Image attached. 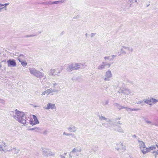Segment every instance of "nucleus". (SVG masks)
<instances>
[{
  "label": "nucleus",
  "instance_id": "obj_1",
  "mask_svg": "<svg viewBox=\"0 0 158 158\" xmlns=\"http://www.w3.org/2000/svg\"><path fill=\"white\" fill-rule=\"evenodd\" d=\"M10 115L16 120L21 124H30L32 125L39 123L36 117L33 115V117L34 121V123L31 118L27 117L24 112L19 111L17 109L12 111L10 113Z\"/></svg>",
  "mask_w": 158,
  "mask_h": 158
},
{
  "label": "nucleus",
  "instance_id": "obj_2",
  "mask_svg": "<svg viewBox=\"0 0 158 158\" xmlns=\"http://www.w3.org/2000/svg\"><path fill=\"white\" fill-rule=\"evenodd\" d=\"M29 71L31 75L37 78H41L46 76H44V74L42 72L37 70L34 68H30L29 69Z\"/></svg>",
  "mask_w": 158,
  "mask_h": 158
},
{
  "label": "nucleus",
  "instance_id": "obj_3",
  "mask_svg": "<svg viewBox=\"0 0 158 158\" xmlns=\"http://www.w3.org/2000/svg\"><path fill=\"white\" fill-rule=\"evenodd\" d=\"M81 65H83V64L75 62L71 63L68 65L66 70L68 72H71L73 70H78L81 69Z\"/></svg>",
  "mask_w": 158,
  "mask_h": 158
},
{
  "label": "nucleus",
  "instance_id": "obj_4",
  "mask_svg": "<svg viewBox=\"0 0 158 158\" xmlns=\"http://www.w3.org/2000/svg\"><path fill=\"white\" fill-rule=\"evenodd\" d=\"M98 116L99 118V120L100 121H102V120H105L107 123H102V125L106 128H110V127L112 126H114V125H113L111 124V120L110 119L105 118L102 115L99 114L98 115Z\"/></svg>",
  "mask_w": 158,
  "mask_h": 158
},
{
  "label": "nucleus",
  "instance_id": "obj_5",
  "mask_svg": "<svg viewBox=\"0 0 158 158\" xmlns=\"http://www.w3.org/2000/svg\"><path fill=\"white\" fill-rule=\"evenodd\" d=\"M115 147V149L118 152H119L120 150H122V152H124L126 149V147L123 143L121 142L116 143Z\"/></svg>",
  "mask_w": 158,
  "mask_h": 158
},
{
  "label": "nucleus",
  "instance_id": "obj_6",
  "mask_svg": "<svg viewBox=\"0 0 158 158\" xmlns=\"http://www.w3.org/2000/svg\"><path fill=\"white\" fill-rule=\"evenodd\" d=\"M42 151L43 155L45 156H54L55 153L51 152L50 149L45 148H42Z\"/></svg>",
  "mask_w": 158,
  "mask_h": 158
},
{
  "label": "nucleus",
  "instance_id": "obj_7",
  "mask_svg": "<svg viewBox=\"0 0 158 158\" xmlns=\"http://www.w3.org/2000/svg\"><path fill=\"white\" fill-rule=\"evenodd\" d=\"M139 146L140 149L143 154H146L147 148L146 147L144 143L142 141L138 140Z\"/></svg>",
  "mask_w": 158,
  "mask_h": 158
},
{
  "label": "nucleus",
  "instance_id": "obj_8",
  "mask_svg": "<svg viewBox=\"0 0 158 158\" xmlns=\"http://www.w3.org/2000/svg\"><path fill=\"white\" fill-rule=\"evenodd\" d=\"M113 75L111 71L110 70H108L106 72L104 80L105 81H110L112 79Z\"/></svg>",
  "mask_w": 158,
  "mask_h": 158
},
{
  "label": "nucleus",
  "instance_id": "obj_9",
  "mask_svg": "<svg viewBox=\"0 0 158 158\" xmlns=\"http://www.w3.org/2000/svg\"><path fill=\"white\" fill-rule=\"evenodd\" d=\"M59 91V90L55 89H52L51 88L48 89L42 92L41 94L42 96L47 94L48 95L49 94H52L53 92L57 93Z\"/></svg>",
  "mask_w": 158,
  "mask_h": 158
},
{
  "label": "nucleus",
  "instance_id": "obj_10",
  "mask_svg": "<svg viewBox=\"0 0 158 158\" xmlns=\"http://www.w3.org/2000/svg\"><path fill=\"white\" fill-rule=\"evenodd\" d=\"M106 66H108V68H109L110 66V64L105 62H102L101 64L98 66L97 69L99 70H103L105 69V67Z\"/></svg>",
  "mask_w": 158,
  "mask_h": 158
},
{
  "label": "nucleus",
  "instance_id": "obj_11",
  "mask_svg": "<svg viewBox=\"0 0 158 158\" xmlns=\"http://www.w3.org/2000/svg\"><path fill=\"white\" fill-rule=\"evenodd\" d=\"M6 146L7 145L5 142H2L0 144V151L4 153L8 152V150L6 148Z\"/></svg>",
  "mask_w": 158,
  "mask_h": 158
},
{
  "label": "nucleus",
  "instance_id": "obj_12",
  "mask_svg": "<svg viewBox=\"0 0 158 158\" xmlns=\"http://www.w3.org/2000/svg\"><path fill=\"white\" fill-rule=\"evenodd\" d=\"M43 108L46 110H49L50 109L53 110L56 109V107L55 105L51 103H48L47 105V106L46 107H44Z\"/></svg>",
  "mask_w": 158,
  "mask_h": 158
},
{
  "label": "nucleus",
  "instance_id": "obj_13",
  "mask_svg": "<svg viewBox=\"0 0 158 158\" xmlns=\"http://www.w3.org/2000/svg\"><path fill=\"white\" fill-rule=\"evenodd\" d=\"M7 66L8 67H15L16 66V63L15 60L9 59L7 61Z\"/></svg>",
  "mask_w": 158,
  "mask_h": 158
},
{
  "label": "nucleus",
  "instance_id": "obj_14",
  "mask_svg": "<svg viewBox=\"0 0 158 158\" xmlns=\"http://www.w3.org/2000/svg\"><path fill=\"white\" fill-rule=\"evenodd\" d=\"M55 76H59L60 75V73L63 70V68L62 67L59 68H56V69Z\"/></svg>",
  "mask_w": 158,
  "mask_h": 158
},
{
  "label": "nucleus",
  "instance_id": "obj_15",
  "mask_svg": "<svg viewBox=\"0 0 158 158\" xmlns=\"http://www.w3.org/2000/svg\"><path fill=\"white\" fill-rule=\"evenodd\" d=\"M56 70L53 69H50L48 72V74L51 76H55Z\"/></svg>",
  "mask_w": 158,
  "mask_h": 158
},
{
  "label": "nucleus",
  "instance_id": "obj_16",
  "mask_svg": "<svg viewBox=\"0 0 158 158\" xmlns=\"http://www.w3.org/2000/svg\"><path fill=\"white\" fill-rule=\"evenodd\" d=\"M68 130L70 132H75L76 131L77 128L75 126L71 125L68 128Z\"/></svg>",
  "mask_w": 158,
  "mask_h": 158
},
{
  "label": "nucleus",
  "instance_id": "obj_17",
  "mask_svg": "<svg viewBox=\"0 0 158 158\" xmlns=\"http://www.w3.org/2000/svg\"><path fill=\"white\" fill-rule=\"evenodd\" d=\"M128 49V47L123 46L120 51L121 53L122 54H125L126 52L127 51Z\"/></svg>",
  "mask_w": 158,
  "mask_h": 158
},
{
  "label": "nucleus",
  "instance_id": "obj_18",
  "mask_svg": "<svg viewBox=\"0 0 158 158\" xmlns=\"http://www.w3.org/2000/svg\"><path fill=\"white\" fill-rule=\"evenodd\" d=\"M156 149V147L153 146H152L149 148H147V149H146L147 150L146 151V153L152 151H153L155 150Z\"/></svg>",
  "mask_w": 158,
  "mask_h": 158
},
{
  "label": "nucleus",
  "instance_id": "obj_19",
  "mask_svg": "<svg viewBox=\"0 0 158 158\" xmlns=\"http://www.w3.org/2000/svg\"><path fill=\"white\" fill-rule=\"evenodd\" d=\"M19 151V150L18 149H16L15 148H14L11 149H10L8 150V152H14L15 154H17Z\"/></svg>",
  "mask_w": 158,
  "mask_h": 158
},
{
  "label": "nucleus",
  "instance_id": "obj_20",
  "mask_svg": "<svg viewBox=\"0 0 158 158\" xmlns=\"http://www.w3.org/2000/svg\"><path fill=\"white\" fill-rule=\"evenodd\" d=\"M114 105L119 110L125 108V107H123L122 106H121V105H119V104L117 103H114Z\"/></svg>",
  "mask_w": 158,
  "mask_h": 158
},
{
  "label": "nucleus",
  "instance_id": "obj_21",
  "mask_svg": "<svg viewBox=\"0 0 158 158\" xmlns=\"http://www.w3.org/2000/svg\"><path fill=\"white\" fill-rule=\"evenodd\" d=\"M81 149L80 148H74L72 152L73 153H77L80 152L81 151Z\"/></svg>",
  "mask_w": 158,
  "mask_h": 158
},
{
  "label": "nucleus",
  "instance_id": "obj_22",
  "mask_svg": "<svg viewBox=\"0 0 158 158\" xmlns=\"http://www.w3.org/2000/svg\"><path fill=\"white\" fill-rule=\"evenodd\" d=\"M150 100V102L152 104V105L153 104H155L157 102H158V100L156 99H155L152 98Z\"/></svg>",
  "mask_w": 158,
  "mask_h": 158
},
{
  "label": "nucleus",
  "instance_id": "obj_23",
  "mask_svg": "<svg viewBox=\"0 0 158 158\" xmlns=\"http://www.w3.org/2000/svg\"><path fill=\"white\" fill-rule=\"evenodd\" d=\"M63 2H64L63 0L58 1L52 2V5L56 4H58L60 3H63Z\"/></svg>",
  "mask_w": 158,
  "mask_h": 158
},
{
  "label": "nucleus",
  "instance_id": "obj_24",
  "mask_svg": "<svg viewBox=\"0 0 158 158\" xmlns=\"http://www.w3.org/2000/svg\"><path fill=\"white\" fill-rule=\"evenodd\" d=\"M117 128L115 130L118 131V132H124L123 130L121 128V127L119 126L117 127Z\"/></svg>",
  "mask_w": 158,
  "mask_h": 158
},
{
  "label": "nucleus",
  "instance_id": "obj_25",
  "mask_svg": "<svg viewBox=\"0 0 158 158\" xmlns=\"http://www.w3.org/2000/svg\"><path fill=\"white\" fill-rule=\"evenodd\" d=\"M143 101L145 103L147 104H148L150 106H152V104H151L150 102V100H148V99H144L143 100Z\"/></svg>",
  "mask_w": 158,
  "mask_h": 158
},
{
  "label": "nucleus",
  "instance_id": "obj_26",
  "mask_svg": "<svg viewBox=\"0 0 158 158\" xmlns=\"http://www.w3.org/2000/svg\"><path fill=\"white\" fill-rule=\"evenodd\" d=\"M37 35V34H32L30 35H27L24 36L25 38L31 37L35 36Z\"/></svg>",
  "mask_w": 158,
  "mask_h": 158
},
{
  "label": "nucleus",
  "instance_id": "obj_27",
  "mask_svg": "<svg viewBox=\"0 0 158 158\" xmlns=\"http://www.w3.org/2000/svg\"><path fill=\"white\" fill-rule=\"evenodd\" d=\"M52 2L49 1L46 2H43L42 4L44 5H52Z\"/></svg>",
  "mask_w": 158,
  "mask_h": 158
},
{
  "label": "nucleus",
  "instance_id": "obj_28",
  "mask_svg": "<svg viewBox=\"0 0 158 158\" xmlns=\"http://www.w3.org/2000/svg\"><path fill=\"white\" fill-rule=\"evenodd\" d=\"M41 131V129L39 127H35V131L37 132H40Z\"/></svg>",
  "mask_w": 158,
  "mask_h": 158
},
{
  "label": "nucleus",
  "instance_id": "obj_29",
  "mask_svg": "<svg viewBox=\"0 0 158 158\" xmlns=\"http://www.w3.org/2000/svg\"><path fill=\"white\" fill-rule=\"evenodd\" d=\"M121 92L122 93L126 94L127 93V92H128V89H125L124 88H123L122 89H121Z\"/></svg>",
  "mask_w": 158,
  "mask_h": 158
},
{
  "label": "nucleus",
  "instance_id": "obj_30",
  "mask_svg": "<svg viewBox=\"0 0 158 158\" xmlns=\"http://www.w3.org/2000/svg\"><path fill=\"white\" fill-rule=\"evenodd\" d=\"M104 59L106 60H111V56H105L104 57Z\"/></svg>",
  "mask_w": 158,
  "mask_h": 158
},
{
  "label": "nucleus",
  "instance_id": "obj_31",
  "mask_svg": "<svg viewBox=\"0 0 158 158\" xmlns=\"http://www.w3.org/2000/svg\"><path fill=\"white\" fill-rule=\"evenodd\" d=\"M51 86V84L49 82H47L46 83V85L45 86V88H49Z\"/></svg>",
  "mask_w": 158,
  "mask_h": 158
},
{
  "label": "nucleus",
  "instance_id": "obj_32",
  "mask_svg": "<svg viewBox=\"0 0 158 158\" xmlns=\"http://www.w3.org/2000/svg\"><path fill=\"white\" fill-rule=\"evenodd\" d=\"M136 103L137 104H141L142 106L144 105L143 101H142L141 100L137 102H136Z\"/></svg>",
  "mask_w": 158,
  "mask_h": 158
},
{
  "label": "nucleus",
  "instance_id": "obj_33",
  "mask_svg": "<svg viewBox=\"0 0 158 158\" xmlns=\"http://www.w3.org/2000/svg\"><path fill=\"white\" fill-rule=\"evenodd\" d=\"M21 65L23 67H25L27 65V63L26 62H22L21 63Z\"/></svg>",
  "mask_w": 158,
  "mask_h": 158
},
{
  "label": "nucleus",
  "instance_id": "obj_34",
  "mask_svg": "<svg viewBox=\"0 0 158 158\" xmlns=\"http://www.w3.org/2000/svg\"><path fill=\"white\" fill-rule=\"evenodd\" d=\"M67 156V153H64L63 154L61 155L60 157L62 158H65V157Z\"/></svg>",
  "mask_w": 158,
  "mask_h": 158
},
{
  "label": "nucleus",
  "instance_id": "obj_35",
  "mask_svg": "<svg viewBox=\"0 0 158 158\" xmlns=\"http://www.w3.org/2000/svg\"><path fill=\"white\" fill-rule=\"evenodd\" d=\"M145 123L147 124H152V122L150 121H149L148 120H145Z\"/></svg>",
  "mask_w": 158,
  "mask_h": 158
},
{
  "label": "nucleus",
  "instance_id": "obj_36",
  "mask_svg": "<svg viewBox=\"0 0 158 158\" xmlns=\"http://www.w3.org/2000/svg\"><path fill=\"white\" fill-rule=\"evenodd\" d=\"M57 85V84L56 83H54L52 84V87L55 89L56 88V86Z\"/></svg>",
  "mask_w": 158,
  "mask_h": 158
},
{
  "label": "nucleus",
  "instance_id": "obj_37",
  "mask_svg": "<svg viewBox=\"0 0 158 158\" xmlns=\"http://www.w3.org/2000/svg\"><path fill=\"white\" fill-rule=\"evenodd\" d=\"M63 135H66L67 136H69V135H71V134H70L69 133H66L65 132H64L63 133Z\"/></svg>",
  "mask_w": 158,
  "mask_h": 158
},
{
  "label": "nucleus",
  "instance_id": "obj_38",
  "mask_svg": "<svg viewBox=\"0 0 158 158\" xmlns=\"http://www.w3.org/2000/svg\"><path fill=\"white\" fill-rule=\"evenodd\" d=\"M139 110H140V109H132L129 108V110H130V111H133V110L138 111Z\"/></svg>",
  "mask_w": 158,
  "mask_h": 158
},
{
  "label": "nucleus",
  "instance_id": "obj_39",
  "mask_svg": "<svg viewBox=\"0 0 158 158\" xmlns=\"http://www.w3.org/2000/svg\"><path fill=\"white\" fill-rule=\"evenodd\" d=\"M152 152L154 153L155 155H158V149L157 151H153Z\"/></svg>",
  "mask_w": 158,
  "mask_h": 158
},
{
  "label": "nucleus",
  "instance_id": "obj_40",
  "mask_svg": "<svg viewBox=\"0 0 158 158\" xmlns=\"http://www.w3.org/2000/svg\"><path fill=\"white\" fill-rule=\"evenodd\" d=\"M130 2H132V3L134 2H137V0H130Z\"/></svg>",
  "mask_w": 158,
  "mask_h": 158
},
{
  "label": "nucleus",
  "instance_id": "obj_41",
  "mask_svg": "<svg viewBox=\"0 0 158 158\" xmlns=\"http://www.w3.org/2000/svg\"><path fill=\"white\" fill-rule=\"evenodd\" d=\"M108 101H105L104 102H103V104L104 105H108Z\"/></svg>",
  "mask_w": 158,
  "mask_h": 158
},
{
  "label": "nucleus",
  "instance_id": "obj_42",
  "mask_svg": "<svg viewBox=\"0 0 158 158\" xmlns=\"http://www.w3.org/2000/svg\"><path fill=\"white\" fill-rule=\"evenodd\" d=\"M112 58H111V60L114 59L115 57H116V56L114 55H112L111 56Z\"/></svg>",
  "mask_w": 158,
  "mask_h": 158
},
{
  "label": "nucleus",
  "instance_id": "obj_43",
  "mask_svg": "<svg viewBox=\"0 0 158 158\" xmlns=\"http://www.w3.org/2000/svg\"><path fill=\"white\" fill-rule=\"evenodd\" d=\"M95 34L94 33H92L91 34V37H92L94 36L95 35Z\"/></svg>",
  "mask_w": 158,
  "mask_h": 158
},
{
  "label": "nucleus",
  "instance_id": "obj_44",
  "mask_svg": "<svg viewBox=\"0 0 158 158\" xmlns=\"http://www.w3.org/2000/svg\"><path fill=\"white\" fill-rule=\"evenodd\" d=\"M9 4V3H5V4H4V6H5V7H6V6H7Z\"/></svg>",
  "mask_w": 158,
  "mask_h": 158
},
{
  "label": "nucleus",
  "instance_id": "obj_45",
  "mask_svg": "<svg viewBox=\"0 0 158 158\" xmlns=\"http://www.w3.org/2000/svg\"><path fill=\"white\" fill-rule=\"evenodd\" d=\"M35 128H31L30 129V130H31V131L34 130L35 131Z\"/></svg>",
  "mask_w": 158,
  "mask_h": 158
},
{
  "label": "nucleus",
  "instance_id": "obj_46",
  "mask_svg": "<svg viewBox=\"0 0 158 158\" xmlns=\"http://www.w3.org/2000/svg\"><path fill=\"white\" fill-rule=\"evenodd\" d=\"M3 102V101L2 100L0 99V102L2 103Z\"/></svg>",
  "mask_w": 158,
  "mask_h": 158
},
{
  "label": "nucleus",
  "instance_id": "obj_47",
  "mask_svg": "<svg viewBox=\"0 0 158 158\" xmlns=\"http://www.w3.org/2000/svg\"><path fill=\"white\" fill-rule=\"evenodd\" d=\"M4 6V4H0V6Z\"/></svg>",
  "mask_w": 158,
  "mask_h": 158
},
{
  "label": "nucleus",
  "instance_id": "obj_48",
  "mask_svg": "<svg viewBox=\"0 0 158 158\" xmlns=\"http://www.w3.org/2000/svg\"><path fill=\"white\" fill-rule=\"evenodd\" d=\"M4 7H2V8H0V12L1 11V10L3 8H4Z\"/></svg>",
  "mask_w": 158,
  "mask_h": 158
},
{
  "label": "nucleus",
  "instance_id": "obj_49",
  "mask_svg": "<svg viewBox=\"0 0 158 158\" xmlns=\"http://www.w3.org/2000/svg\"><path fill=\"white\" fill-rule=\"evenodd\" d=\"M18 60H19V61L21 63V62H21V61L20 60V59H18Z\"/></svg>",
  "mask_w": 158,
  "mask_h": 158
},
{
  "label": "nucleus",
  "instance_id": "obj_50",
  "mask_svg": "<svg viewBox=\"0 0 158 158\" xmlns=\"http://www.w3.org/2000/svg\"><path fill=\"white\" fill-rule=\"evenodd\" d=\"M156 146L158 148V143L156 145Z\"/></svg>",
  "mask_w": 158,
  "mask_h": 158
},
{
  "label": "nucleus",
  "instance_id": "obj_51",
  "mask_svg": "<svg viewBox=\"0 0 158 158\" xmlns=\"http://www.w3.org/2000/svg\"><path fill=\"white\" fill-rule=\"evenodd\" d=\"M71 157H72V156H71V154H69V158H71Z\"/></svg>",
  "mask_w": 158,
  "mask_h": 158
},
{
  "label": "nucleus",
  "instance_id": "obj_52",
  "mask_svg": "<svg viewBox=\"0 0 158 158\" xmlns=\"http://www.w3.org/2000/svg\"><path fill=\"white\" fill-rule=\"evenodd\" d=\"M133 137H135H135H136V136H135V135H133Z\"/></svg>",
  "mask_w": 158,
  "mask_h": 158
},
{
  "label": "nucleus",
  "instance_id": "obj_53",
  "mask_svg": "<svg viewBox=\"0 0 158 158\" xmlns=\"http://www.w3.org/2000/svg\"><path fill=\"white\" fill-rule=\"evenodd\" d=\"M47 132V131H46L45 132H44V134H46Z\"/></svg>",
  "mask_w": 158,
  "mask_h": 158
},
{
  "label": "nucleus",
  "instance_id": "obj_54",
  "mask_svg": "<svg viewBox=\"0 0 158 158\" xmlns=\"http://www.w3.org/2000/svg\"><path fill=\"white\" fill-rule=\"evenodd\" d=\"M2 67V65L0 64V68Z\"/></svg>",
  "mask_w": 158,
  "mask_h": 158
},
{
  "label": "nucleus",
  "instance_id": "obj_55",
  "mask_svg": "<svg viewBox=\"0 0 158 158\" xmlns=\"http://www.w3.org/2000/svg\"><path fill=\"white\" fill-rule=\"evenodd\" d=\"M34 107H38V106H34Z\"/></svg>",
  "mask_w": 158,
  "mask_h": 158
},
{
  "label": "nucleus",
  "instance_id": "obj_56",
  "mask_svg": "<svg viewBox=\"0 0 158 158\" xmlns=\"http://www.w3.org/2000/svg\"><path fill=\"white\" fill-rule=\"evenodd\" d=\"M41 33V32H39V34H40Z\"/></svg>",
  "mask_w": 158,
  "mask_h": 158
},
{
  "label": "nucleus",
  "instance_id": "obj_57",
  "mask_svg": "<svg viewBox=\"0 0 158 158\" xmlns=\"http://www.w3.org/2000/svg\"><path fill=\"white\" fill-rule=\"evenodd\" d=\"M131 51H132V48L131 49Z\"/></svg>",
  "mask_w": 158,
  "mask_h": 158
}]
</instances>
